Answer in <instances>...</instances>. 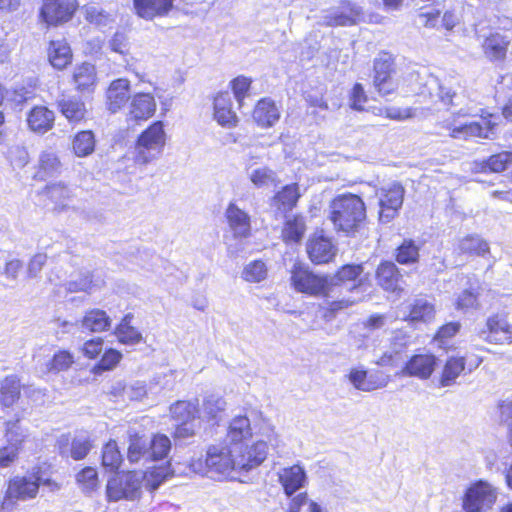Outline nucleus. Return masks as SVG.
Returning a JSON list of instances; mask_svg holds the SVG:
<instances>
[{
    "mask_svg": "<svg viewBox=\"0 0 512 512\" xmlns=\"http://www.w3.org/2000/svg\"><path fill=\"white\" fill-rule=\"evenodd\" d=\"M268 445L263 439L256 440L245 451L238 446L222 442L208 447L205 459H192L187 469L173 468L175 473L199 474L209 478L228 477L232 472H248L260 466L267 458Z\"/></svg>",
    "mask_w": 512,
    "mask_h": 512,
    "instance_id": "f257e3e1",
    "label": "nucleus"
},
{
    "mask_svg": "<svg viewBox=\"0 0 512 512\" xmlns=\"http://www.w3.org/2000/svg\"><path fill=\"white\" fill-rule=\"evenodd\" d=\"M175 474L170 466L153 467L144 476L135 472L115 475L108 480L106 495L109 501L135 500L140 496L142 481L150 491L156 490L170 475Z\"/></svg>",
    "mask_w": 512,
    "mask_h": 512,
    "instance_id": "f03ea898",
    "label": "nucleus"
},
{
    "mask_svg": "<svg viewBox=\"0 0 512 512\" xmlns=\"http://www.w3.org/2000/svg\"><path fill=\"white\" fill-rule=\"evenodd\" d=\"M328 219L335 231L352 235L364 226L365 203L355 194L338 195L329 204Z\"/></svg>",
    "mask_w": 512,
    "mask_h": 512,
    "instance_id": "7ed1b4c3",
    "label": "nucleus"
},
{
    "mask_svg": "<svg viewBox=\"0 0 512 512\" xmlns=\"http://www.w3.org/2000/svg\"><path fill=\"white\" fill-rule=\"evenodd\" d=\"M166 134L161 121L154 122L138 137L135 147V162L146 165L158 159L164 150Z\"/></svg>",
    "mask_w": 512,
    "mask_h": 512,
    "instance_id": "20e7f679",
    "label": "nucleus"
},
{
    "mask_svg": "<svg viewBox=\"0 0 512 512\" xmlns=\"http://www.w3.org/2000/svg\"><path fill=\"white\" fill-rule=\"evenodd\" d=\"M291 283L297 292L310 296H328L331 292V280L328 275H317L302 264L293 266Z\"/></svg>",
    "mask_w": 512,
    "mask_h": 512,
    "instance_id": "39448f33",
    "label": "nucleus"
},
{
    "mask_svg": "<svg viewBox=\"0 0 512 512\" xmlns=\"http://www.w3.org/2000/svg\"><path fill=\"white\" fill-rule=\"evenodd\" d=\"M404 192L403 186L397 182L387 184L377 191L380 222L389 223L398 215L403 204Z\"/></svg>",
    "mask_w": 512,
    "mask_h": 512,
    "instance_id": "423d86ee",
    "label": "nucleus"
},
{
    "mask_svg": "<svg viewBox=\"0 0 512 512\" xmlns=\"http://www.w3.org/2000/svg\"><path fill=\"white\" fill-rule=\"evenodd\" d=\"M362 16V10L349 1L342 2L337 7H331L321 12L319 23L328 27L356 25Z\"/></svg>",
    "mask_w": 512,
    "mask_h": 512,
    "instance_id": "0eeeda50",
    "label": "nucleus"
},
{
    "mask_svg": "<svg viewBox=\"0 0 512 512\" xmlns=\"http://www.w3.org/2000/svg\"><path fill=\"white\" fill-rule=\"evenodd\" d=\"M496 499L495 489L489 483L479 481L467 490L463 509L466 512H485L494 505Z\"/></svg>",
    "mask_w": 512,
    "mask_h": 512,
    "instance_id": "6e6552de",
    "label": "nucleus"
},
{
    "mask_svg": "<svg viewBox=\"0 0 512 512\" xmlns=\"http://www.w3.org/2000/svg\"><path fill=\"white\" fill-rule=\"evenodd\" d=\"M77 8V0H43L40 17L48 25L57 26L70 21Z\"/></svg>",
    "mask_w": 512,
    "mask_h": 512,
    "instance_id": "1a4fd4ad",
    "label": "nucleus"
},
{
    "mask_svg": "<svg viewBox=\"0 0 512 512\" xmlns=\"http://www.w3.org/2000/svg\"><path fill=\"white\" fill-rule=\"evenodd\" d=\"M394 60L388 53H381L374 60L373 84L382 96L390 95L397 89V82L393 79Z\"/></svg>",
    "mask_w": 512,
    "mask_h": 512,
    "instance_id": "9d476101",
    "label": "nucleus"
},
{
    "mask_svg": "<svg viewBox=\"0 0 512 512\" xmlns=\"http://www.w3.org/2000/svg\"><path fill=\"white\" fill-rule=\"evenodd\" d=\"M410 76L415 80H419L420 85L418 89H412L413 92L431 101L439 99L446 105L455 104L454 98L456 93L450 88L443 86L437 77L428 75L425 78H421L418 74H411Z\"/></svg>",
    "mask_w": 512,
    "mask_h": 512,
    "instance_id": "9b49d317",
    "label": "nucleus"
},
{
    "mask_svg": "<svg viewBox=\"0 0 512 512\" xmlns=\"http://www.w3.org/2000/svg\"><path fill=\"white\" fill-rule=\"evenodd\" d=\"M306 251L311 262L325 264L334 259L337 254V246L332 238L320 231L309 237L306 243Z\"/></svg>",
    "mask_w": 512,
    "mask_h": 512,
    "instance_id": "f8f14e48",
    "label": "nucleus"
},
{
    "mask_svg": "<svg viewBox=\"0 0 512 512\" xmlns=\"http://www.w3.org/2000/svg\"><path fill=\"white\" fill-rule=\"evenodd\" d=\"M479 335L489 343H511L512 325L508 322L506 315L495 314L487 319L485 327L480 330Z\"/></svg>",
    "mask_w": 512,
    "mask_h": 512,
    "instance_id": "ddd939ff",
    "label": "nucleus"
},
{
    "mask_svg": "<svg viewBox=\"0 0 512 512\" xmlns=\"http://www.w3.org/2000/svg\"><path fill=\"white\" fill-rule=\"evenodd\" d=\"M40 483V478L33 474L14 477L9 481L6 491V501H26L35 498Z\"/></svg>",
    "mask_w": 512,
    "mask_h": 512,
    "instance_id": "4468645a",
    "label": "nucleus"
},
{
    "mask_svg": "<svg viewBox=\"0 0 512 512\" xmlns=\"http://www.w3.org/2000/svg\"><path fill=\"white\" fill-rule=\"evenodd\" d=\"M349 382L357 390L371 392L387 386L389 379L381 373H368L362 367L352 368L347 375Z\"/></svg>",
    "mask_w": 512,
    "mask_h": 512,
    "instance_id": "2eb2a0df",
    "label": "nucleus"
},
{
    "mask_svg": "<svg viewBox=\"0 0 512 512\" xmlns=\"http://www.w3.org/2000/svg\"><path fill=\"white\" fill-rule=\"evenodd\" d=\"M225 218L235 239H245L251 235L250 215L239 208L234 202L228 204L225 210Z\"/></svg>",
    "mask_w": 512,
    "mask_h": 512,
    "instance_id": "dca6fc26",
    "label": "nucleus"
},
{
    "mask_svg": "<svg viewBox=\"0 0 512 512\" xmlns=\"http://www.w3.org/2000/svg\"><path fill=\"white\" fill-rule=\"evenodd\" d=\"M105 285L104 278L97 271L81 270L77 275L68 280L64 287L67 292H84L92 294Z\"/></svg>",
    "mask_w": 512,
    "mask_h": 512,
    "instance_id": "f3484780",
    "label": "nucleus"
},
{
    "mask_svg": "<svg viewBox=\"0 0 512 512\" xmlns=\"http://www.w3.org/2000/svg\"><path fill=\"white\" fill-rule=\"evenodd\" d=\"M252 437L250 420L246 416L234 417L228 425L224 443L229 446H238L241 451H245L246 441Z\"/></svg>",
    "mask_w": 512,
    "mask_h": 512,
    "instance_id": "a211bd4d",
    "label": "nucleus"
},
{
    "mask_svg": "<svg viewBox=\"0 0 512 512\" xmlns=\"http://www.w3.org/2000/svg\"><path fill=\"white\" fill-rule=\"evenodd\" d=\"M277 476L284 493L288 497H291L298 490L304 488L308 482L306 472L299 464L280 469L277 472Z\"/></svg>",
    "mask_w": 512,
    "mask_h": 512,
    "instance_id": "6ab92c4d",
    "label": "nucleus"
},
{
    "mask_svg": "<svg viewBox=\"0 0 512 512\" xmlns=\"http://www.w3.org/2000/svg\"><path fill=\"white\" fill-rule=\"evenodd\" d=\"M130 99V81L126 78L113 80L106 90V107L111 113L119 112Z\"/></svg>",
    "mask_w": 512,
    "mask_h": 512,
    "instance_id": "aec40b11",
    "label": "nucleus"
},
{
    "mask_svg": "<svg viewBox=\"0 0 512 512\" xmlns=\"http://www.w3.org/2000/svg\"><path fill=\"white\" fill-rule=\"evenodd\" d=\"M481 114L479 121H471L465 124L461 140L470 138H483L489 139L494 134V128L497 123L494 121V116L483 109L480 110Z\"/></svg>",
    "mask_w": 512,
    "mask_h": 512,
    "instance_id": "412c9836",
    "label": "nucleus"
},
{
    "mask_svg": "<svg viewBox=\"0 0 512 512\" xmlns=\"http://www.w3.org/2000/svg\"><path fill=\"white\" fill-rule=\"evenodd\" d=\"M156 111V101L150 93H136L131 97L128 116L136 121L147 120Z\"/></svg>",
    "mask_w": 512,
    "mask_h": 512,
    "instance_id": "4be33fe9",
    "label": "nucleus"
},
{
    "mask_svg": "<svg viewBox=\"0 0 512 512\" xmlns=\"http://www.w3.org/2000/svg\"><path fill=\"white\" fill-rule=\"evenodd\" d=\"M435 366V356L430 354L415 355L406 363L401 371V375L427 379L433 373Z\"/></svg>",
    "mask_w": 512,
    "mask_h": 512,
    "instance_id": "5701e85b",
    "label": "nucleus"
},
{
    "mask_svg": "<svg viewBox=\"0 0 512 512\" xmlns=\"http://www.w3.org/2000/svg\"><path fill=\"white\" fill-rule=\"evenodd\" d=\"M57 445L62 456H70L74 460L84 459L92 448L90 439L83 435L75 437L71 444L68 436L63 435L58 439Z\"/></svg>",
    "mask_w": 512,
    "mask_h": 512,
    "instance_id": "b1692460",
    "label": "nucleus"
},
{
    "mask_svg": "<svg viewBox=\"0 0 512 512\" xmlns=\"http://www.w3.org/2000/svg\"><path fill=\"white\" fill-rule=\"evenodd\" d=\"M55 114L45 106H35L27 114V124L31 131L43 135L54 126Z\"/></svg>",
    "mask_w": 512,
    "mask_h": 512,
    "instance_id": "393cba45",
    "label": "nucleus"
},
{
    "mask_svg": "<svg viewBox=\"0 0 512 512\" xmlns=\"http://www.w3.org/2000/svg\"><path fill=\"white\" fill-rule=\"evenodd\" d=\"M172 6L173 0H134L136 14L145 20L167 15Z\"/></svg>",
    "mask_w": 512,
    "mask_h": 512,
    "instance_id": "a878e982",
    "label": "nucleus"
},
{
    "mask_svg": "<svg viewBox=\"0 0 512 512\" xmlns=\"http://www.w3.org/2000/svg\"><path fill=\"white\" fill-rule=\"evenodd\" d=\"M5 440L8 447L20 454L30 442V434L28 429L21 425L19 419L9 420L5 423Z\"/></svg>",
    "mask_w": 512,
    "mask_h": 512,
    "instance_id": "bb28decb",
    "label": "nucleus"
},
{
    "mask_svg": "<svg viewBox=\"0 0 512 512\" xmlns=\"http://www.w3.org/2000/svg\"><path fill=\"white\" fill-rule=\"evenodd\" d=\"M404 320L410 322H429L435 316V307L428 299L419 297L406 306Z\"/></svg>",
    "mask_w": 512,
    "mask_h": 512,
    "instance_id": "cd10ccee",
    "label": "nucleus"
},
{
    "mask_svg": "<svg viewBox=\"0 0 512 512\" xmlns=\"http://www.w3.org/2000/svg\"><path fill=\"white\" fill-rule=\"evenodd\" d=\"M214 118L224 127H232L237 123L236 113L232 110L231 96L228 92L219 93L214 99Z\"/></svg>",
    "mask_w": 512,
    "mask_h": 512,
    "instance_id": "c85d7f7f",
    "label": "nucleus"
},
{
    "mask_svg": "<svg viewBox=\"0 0 512 512\" xmlns=\"http://www.w3.org/2000/svg\"><path fill=\"white\" fill-rule=\"evenodd\" d=\"M280 118V110L270 98L258 101L253 111V119L262 127L273 126Z\"/></svg>",
    "mask_w": 512,
    "mask_h": 512,
    "instance_id": "c756f323",
    "label": "nucleus"
},
{
    "mask_svg": "<svg viewBox=\"0 0 512 512\" xmlns=\"http://www.w3.org/2000/svg\"><path fill=\"white\" fill-rule=\"evenodd\" d=\"M72 79L73 84L78 91H93L97 80V74L94 65L87 62L77 65L73 70Z\"/></svg>",
    "mask_w": 512,
    "mask_h": 512,
    "instance_id": "7c9ffc66",
    "label": "nucleus"
},
{
    "mask_svg": "<svg viewBox=\"0 0 512 512\" xmlns=\"http://www.w3.org/2000/svg\"><path fill=\"white\" fill-rule=\"evenodd\" d=\"M510 41L500 33H492L482 43L484 55L491 61L505 58Z\"/></svg>",
    "mask_w": 512,
    "mask_h": 512,
    "instance_id": "2f4dec72",
    "label": "nucleus"
},
{
    "mask_svg": "<svg viewBox=\"0 0 512 512\" xmlns=\"http://www.w3.org/2000/svg\"><path fill=\"white\" fill-rule=\"evenodd\" d=\"M149 438L139 435H130L128 459L130 462H140L147 465L152 462Z\"/></svg>",
    "mask_w": 512,
    "mask_h": 512,
    "instance_id": "473e14b6",
    "label": "nucleus"
},
{
    "mask_svg": "<svg viewBox=\"0 0 512 512\" xmlns=\"http://www.w3.org/2000/svg\"><path fill=\"white\" fill-rule=\"evenodd\" d=\"M376 278L378 284L386 291L395 292L399 289L400 275L396 265L392 262H384L379 265Z\"/></svg>",
    "mask_w": 512,
    "mask_h": 512,
    "instance_id": "72a5a7b5",
    "label": "nucleus"
},
{
    "mask_svg": "<svg viewBox=\"0 0 512 512\" xmlns=\"http://www.w3.org/2000/svg\"><path fill=\"white\" fill-rule=\"evenodd\" d=\"M45 193L54 203V209L59 211L69 208L74 197L73 191L62 183L48 185Z\"/></svg>",
    "mask_w": 512,
    "mask_h": 512,
    "instance_id": "f704fd0d",
    "label": "nucleus"
},
{
    "mask_svg": "<svg viewBox=\"0 0 512 512\" xmlns=\"http://www.w3.org/2000/svg\"><path fill=\"white\" fill-rule=\"evenodd\" d=\"M111 319L104 310H88L81 320V328L90 332H102L109 329Z\"/></svg>",
    "mask_w": 512,
    "mask_h": 512,
    "instance_id": "c9c22d12",
    "label": "nucleus"
},
{
    "mask_svg": "<svg viewBox=\"0 0 512 512\" xmlns=\"http://www.w3.org/2000/svg\"><path fill=\"white\" fill-rule=\"evenodd\" d=\"M472 115L467 109L461 108L456 113H452L447 118L442 120L438 125L441 129L448 132V135L454 139L462 138V133L465 127L466 121L463 118Z\"/></svg>",
    "mask_w": 512,
    "mask_h": 512,
    "instance_id": "e433bc0d",
    "label": "nucleus"
},
{
    "mask_svg": "<svg viewBox=\"0 0 512 512\" xmlns=\"http://www.w3.org/2000/svg\"><path fill=\"white\" fill-rule=\"evenodd\" d=\"M20 380L15 375L5 377L0 383V403L11 407L20 397Z\"/></svg>",
    "mask_w": 512,
    "mask_h": 512,
    "instance_id": "4c0bfd02",
    "label": "nucleus"
},
{
    "mask_svg": "<svg viewBox=\"0 0 512 512\" xmlns=\"http://www.w3.org/2000/svg\"><path fill=\"white\" fill-rule=\"evenodd\" d=\"M58 108L70 122H79L85 117V104L74 97L60 99L58 101Z\"/></svg>",
    "mask_w": 512,
    "mask_h": 512,
    "instance_id": "58836bf2",
    "label": "nucleus"
},
{
    "mask_svg": "<svg viewBox=\"0 0 512 512\" xmlns=\"http://www.w3.org/2000/svg\"><path fill=\"white\" fill-rule=\"evenodd\" d=\"M247 175L252 184L257 188L270 187L277 184V173L269 167H249Z\"/></svg>",
    "mask_w": 512,
    "mask_h": 512,
    "instance_id": "ea45409f",
    "label": "nucleus"
},
{
    "mask_svg": "<svg viewBox=\"0 0 512 512\" xmlns=\"http://www.w3.org/2000/svg\"><path fill=\"white\" fill-rule=\"evenodd\" d=\"M395 339L400 340L399 349L390 347L377 360L380 366H396L402 360V353L408 345V336L401 331L395 333Z\"/></svg>",
    "mask_w": 512,
    "mask_h": 512,
    "instance_id": "a19ab883",
    "label": "nucleus"
},
{
    "mask_svg": "<svg viewBox=\"0 0 512 512\" xmlns=\"http://www.w3.org/2000/svg\"><path fill=\"white\" fill-rule=\"evenodd\" d=\"M71 49L67 43L52 41L49 48V61L57 69L65 68L71 61Z\"/></svg>",
    "mask_w": 512,
    "mask_h": 512,
    "instance_id": "79ce46f5",
    "label": "nucleus"
},
{
    "mask_svg": "<svg viewBox=\"0 0 512 512\" xmlns=\"http://www.w3.org/2000/svg\"><path fill=\"white\" fill-rule=\"evenodd\" d=\"M306 230L305 220L301 216H294L286 220L282 229V239L285 243H298Z\"/></svg>",
    "mask_w": 512,
    "mask_h": 512,
    "instance_id": "37998d69",
    "label": "nucleus"
},
{
    "mask_svg": "<svg viewBox=\"0 0 512 512\" xmlns=\"http://www.w3.org/2000/svg\"><path fill=\"white\" fill-rule=\"evenodd\" d=\"M225 400L217 395L207 396L202 403V407L198 410L199 417L207 421L215 420L225 410Z\"/></svg>",
    "mask_w": 512,
    "mask_h": 512,
    "instance_id": "c03bdc74",
    "label": "nucleus"
},
{
    "mask_svg": "<svg viewBox=\"0 0 512 512\" xmlns=\"http://www.w3.org/2000/svg\"><path fill=\"white\" fill-rule=\"evenodd\" d=\"M300 197L298 186L296 184L287 185L279 191L273 198L274 205L281 211L291 210Z\"/></svg>",
    "mask_w": 512,
    "mask_h": 512,
    "instance_id": "a18cd8bd",
    "label": "nucleus"
},
{
    "mask_svg": "<svg viewBox=\"0 0 512 512\" xmlns=\"http://www.w3.org/2000/svg\"><path fill=\"white\" fill-rule=\"evenodd\" d=\"M465 368V361L463 357H451L447 360L440 384L442 386H450L455 383L457 377L463 372Z\"/></svg>",
    "mask_w": 512,
    "mask_h": 512,
    "instance_id": "49530a36",
    "label": "nucleus"
},
{
    "mask_svg": "<svg viewBox=\"0 0 512 512\" xmlns=\"http://www.w3.org/2000/svg\"><path fill=\"white\" fill-rule=\"evenodd\" d=\"M72 148L76 156L86 157L90 155L95 148V138L91 131H81L77 133L72 142Z\"/></svg>",
    "mask_w": 512,
    "mask_h": 512,
    "instance_id": "de8ad7c7",
    "label": "nucleus"
},
{
    "mask_svg": "<svg viewBox=\"0 0 512 512\" xmlns=\"http://www.w3.org/2000/svg\"><path fill=\"white\" fill-rule=\"evenodd\" d=\"M362 271L361 265H345L335 275H328L331 280V290L335 286L347 285L349 282L356 281Z\"/></svg>",
    "mask_w": 512,
    "mask_h": 512,
    "instance_id": "09e8293b",
    "label": "nucleus"
},
{
    "mask_svg": "<svg viewBox=\"0 0 512 512\" xmlns=\"http://www.w3.org/2000/svg\"><path fill=\"white\" fill-rule=\"evenodd\" d=\"M457 249L464 254L483 255L488 252L489 246L479 236H466L459 240Z\"/></svg>",
    "mask_w": 512,
    "mask_h": 512,
    "instance_id": "8fccbe9b",
    "label": "nucleus"
},
{
    "mask_svg": "<svg viewBox=\"0 0 512 512\" xmlns=\"http://www.w3.org/2000/svg\"><path fill=\"white\" fill-rule=\"evenodd\" d=\"M172 418L180 422L194 421L198 413L197 405L190 401H178L170 407Z\"/></svg>",
    "mask_w": 512,
    "mask_h": 512,
    "instance_id": "3c124183",
    "label": "nucleus"
},
{
    "mask_svg": "<svg viewBox=\"0 0 512 512\" xmlns=\"http://www.w3.org/2000/svg\"><path fill=\"white\" fill-rule=\"evenodd\" d=\"M61 163L57 155L52 151H43L39 157V171L40 178L52 176L60 171Z\"/></svg>",
    "mask_w": 512,
    "mask_h": 512,
    "instance_id": "603ef678",
    "label": "nucleus"
},
{
    "mask_svg": "<svg viewBox=\"0 0 512 512\" xmlns=\"http://www.w3.org/2000/svg\"><path fill=\"white\" fill-rule=\"evenodd\" d=\"M129 316H126L115 330L119 342L126 345H135L141 342V333L129 324Z\"/></svg>",
    "mask_w": 512,
    "mask_h": 512,
    "instance_id": "864d4df0",
    "label": "nucleus"
},
{
    "mask_svg": "<svg viewBox=\"0 0 512 512\" xmlns=\"http://www.w3.org/2000/svg\"><path fill=\"white\" fill-rule=\"evenodd\" d=\"M479 284L476 279L472 282L469 280V288L465 289L457 298V309L476 308L478 306Z\"/></svg>",
    "mask_w": 512,
    "mask_h": 512,
    "instance_id": "5fc2aeb1",
    "label": "nucleus"
},
{
    "mask_svg": "<svg viewBox=\"0 0 512 512\" xmlns=\"http://www.w3.org/2000/svg\"><path fill=\"white\" fill-rule=\"evenodd\" d=\"M267 266L261 260H255L245 265L242 278L250 283H259L267 277Z\"/></svg>",
    "mask_w": 512,
    "mask_h": 512,
    "instance_id": "6e6d98bb",
    "label": "nucleus"
},
{
    "mask_svg": "<svg viewBox=\"0 0 512 512\" xmlns=\"http://www.w3.org/2000/svg\"><path fill=\"white\" fill-rule=\"evenodd\" d=\"M85 18L90 23L100 27L108 26L115 21L114 14L95 5L85 7Z\"/></svg>",
    "mask_w": 512,
    "mask_h": 512,
    "instance_id": "4d7b16f0",
    "label": "nucleus"
},
{
    "mask_svg": "<svg viewBox=\"0 0 512 512\" xmlns=\"http://www.w3.org/2000/svg\"><path fill=\"white\" fill-rule=\"evenodd\" d=\"M149 444L152 462L166 458L171 449V441L165 435H155Z\"/></svg>",
    "mask_w": 512,
    "mask_h": 512,
    "instance_id": "13d9d810",
    "label": "nucleus"
},
{
    "mask_svg": "<svg viewBox=\"0 0 512 512\" xmlns=\"http://www.w3.org/2000/svg\"><path fill=\"white\" fill-rule=\"evenodd\" d=\"M122 462V455L115 441H109L103 448L102 463L105 467L114 470Z\"/></svg>",
    "mask_w": 512,
    "mask_h": 512,
    "instance_id": "bf43d9fd",
    "label": "nucleus"
},
{
    "mask_svg": "<svg viewBox=\"0 0 512 512\" xmlns=\"http://www.w3.org/2000/svg\"><path fill=\"white\" fill-rule=\"evenodd\" d=\"M74 363V356L66 350L57 352L47 364L49 372H61L68 370Z\"/></svg>",
    "mask_w": 512,
    "mask_h": 512,
    "instance_id": "052dcab7",
    "label": "nucleus"
},
{
    "mask_svg": "<svg viewBox=\"0 0 512 512\" xmlns=\"http://www.w3.org/2000/svg\"><path fill=\"white\" fill-rule=\"evenodd\" d=\"M485 165L492 172H502L512 168V152L505 151L492 155Z\"/></svg>",
    "mask_w": 512,
    "mask_h": 512,
    "instance_id": "680f3d73",
    "label": "nucleus"
},
{
    "mask_svg": "<svg viewBox=\"0 0 512 512\" xmlns=\"http://www.w3.org/2000/svg\"><path fill=\"white\" fill-rule=\"evenodd\" d=\"M77 482L85 493H90L98 487L97 472L92 467H86L77 474Z\"/></svg>",
    "mask_w": 512,
    "mask_h": 512,
    "instance_id": "e2e57ef3",
    "label": "nucleus"
},
{
    "mask_svg": "<svg viewBox=\"0 0 512 512\" xmlns=\"http://www.w3.org/2000/svg\"><path fill=\"white\" fill-rule=\"evenodd\" d=\"M418 256V247L412 241H404L398 248L396 259L400 264H410L416 262Z\"/></svg>",
    "mask_w": 512,
    "mask_h": 512,
    "instance_id": "0e129e2a",
    "label": "nucleus"
},
{
    "mask_svg": "<svg viewBox=\"0 0 512 512\" xmlns=\"http://www.w3.org/2000/svg\"><path fill=\"white\" fill-rule=\"evenodd\" d=\"M122 354L115 350L109 349L102 356L100 362L94 367V372H102L112 370L120 362Z\"/></svg>",
    "mask_w": 512,
    "mask_h": 512,
    "instance_id": "69168bd1",
    "label": "nucleus"
},
{
    "mask_svg": "<svg viewBox=\"0 0 512 512\" xmlns=\"http://www.w3.org/2000/svg\"><path fill=\"white\" fill-rule=\"evenodd\" d=\"M231 84L234 96L239 102V104H241L245 96L248 94L251 85V80L247 77L239 76L235 78Z\"/></svg>",
    "mask_w": 512,
    "mask_h": 512,
    "instance_id": "338daca9",
    "label": "nucleus"
},
{
    "mask_svg": "<svg viewBox=\"0 0 512 512\" xmlns=\"http://www.w3.org/2000/svg\"><path fill=\"white\" fill-rule=\"evenodd\" d=\"M103 348V339L100 337L93 338L91 340L86 341L82 347V353L90 358H96L102 351Z\"/></svg>",
    "mask_w": 512,
    "mask_h": 512,
    "instance_id": "774afa93",
    "label": "nucleus"
}]
</instances>
